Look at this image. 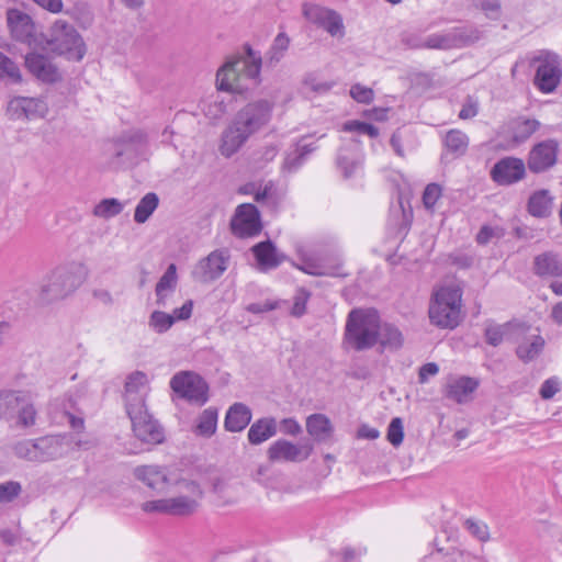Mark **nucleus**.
<instances>
[{
    "label": "nucleus",
    "mask_w": 562,
    "mask_h": 562,
    "mask_svg": "<svg viewBox=\"0 0 562 562\" xmlns=\"http://www.w3.org/2000/svg\"><path fill=\"white\" fill-rule=\"evenodd\" d=\"M134 476L155 492L166 493L170 487L179 492L171 497L144 502L140 505L144 513L187 517L198 512L203 490L196 481L173 476L167 468L157 464L136 467Z\"/></svg>",
    "instance_id": "1"
},
{
    "label": "nucleus",
    "mask_w": 562,
    "mask_h": 562,
    "mask_svg": "<svg viewBox=\"0 0 562 562\" xmlns=\"http://www.w3.org/2000/svg\"><path fill=\"white\" fill-rule=\"evenodd\" d=\"M273 103L259 99L247 103L223 132L220 151L225 157L236 154L254 134L265 128L271 117Z\"/></svg>",
    "instance_id": "2"
},
{
    "label": "nucleus",
    "mask_w": 562,
    "mask_h": 562,
    "mask_svg": "<svg viewBox=\"0 0 562 562\" xmlns=\"http://www.w3.org/2000/svg\"><path fill=\"white\" fill-rule=\"evenodd\" d=\"M245 55L229 58L216 74L217 89L233 93H243L249 83L257 85L261 70L260 53L245 45Z\"/></svg>",
    "instance_id": "3"
},
{
    "label": "nucleus",
    "mask_w": 562,
    "mask_h": 562,
    "mask_svg": "<svg viewBox=\"0 0 562 562\" xmlns=\"http://www.w3.org/2000/svg\"><path fill=\"white\" fill-rule=\"evenodd\" d=\"M86 278L87 269L82 263L57 267L43 279L40 297L45 303L63 300L72 294Z\"/></svg>",
    "instance_id": "4"
},
{
    "label": "nucleus",
    "mask_w": 562,
    "mask_h": 562,
    "mask_svg": "<svg viewBox=\"0 0 562 562\" xmlns=\"http://www.w3.org/2000/svg\"><path fill=\"white\" fill-rule=\"evenodd\" d=\"M462 289L456 283L437 288L429 305V319L440 328H454L461 321Z\"/></svg>",
    "instance_id": "5"
},
{
    "label": "nucleus",
    "mask_w": 562,
    "mask_h": 562,
    "mask_svg": "<svg viewBox=\"0 0 562 562\" xmlns=\"http://www.w3.org/2000/svg\"><path fill=\"white\" fill-rule=\"evenodd\" d=\"M105 154L116 167H132L147 159L148 137L140 130L131 131L108 143Z\"/></svg>",
    "instance_id": "6"
},
{
    "label": "nucleus",
    "mask_w": 562,
    "mask_h": 562,
    "mask_svg": "<svg viewBox=\"0 0 562 562\" xmlns=\"http://www.w3.org/2000/svg\"><path fill=\"white\" fill-rule=\"evenodd\" d=\"M380 316L375 310H352L346 324V339L356 350H364L378 342Z\"/></svg>",
    "instance_id": "7"
},
{
    "label": "nucleus",
    "mask_w": 562,
    "mask_h": 562,
    "mask_svg": "<svg viewBox=\"0 0 562 562\" xmlns=\"http://www.w3.org/2000/svg\"><path fill=\"white\" fill-rule=\"evenodd\" d=\"M46 43L49 49L69 60L79 61L86 54V45L76 27L61 19L48 29Z\"/></svg>",
    "instance_id": "8"
},
{
    "label": "nucleus",
    "mask_w": 562,
    "mask_h": 562,
    "mask_svg": "<svg viewBox=\"0 0 562 562\" xmlns=\"http://www.w3.org/2000/svg\"><path fill=\"white\" fill-rule=\"evenodd\" d=\"M35 418L36 411L27 394L22 391H0V420L30 427L35 424Z\"/></svg>",
    "instance_id": "9"
},
{
    "label": "nucleus",
    "mask_w": 562,
    "mask_h": 562,
    "mask_svg": "<svg viewBox=\"0 0 562 562\" xmlns=\"http://www.w3.org/2000/svg\"><path fill=\"white\" fill-rule=\"evenodd\" d=\"M49 106L45 97H12L7 105V114L13 121H36L45 119Z\"/></svg>",
    "instance_id": "10"
},
{
    "label": "nucleus",
    "mask_w": 562,
    "mask_h": 562,
    "mask_svg": "<svg viewBox=\"0 0 562 562\" xmlns=\"http://www.w3.org/2000/svg\"><path fill=\"white\" fill-rule=\"evenodd\" d=\"M229 263L231 251L227 248L215 249L196 262L192 277L201 283H212L224 274Z\"/></svg>",
    "instance_id": "11"
},
{
    "label": "nucleus",
    "mask_w": 562,
    "mask_h": 562,
    "mask_svg": "<svg viewBox=\"0 0 562 562\" xmlns=\"http://www.w3.org/2000/svg\"><path fill=\"white\" fill-rule=\"evenodd\" d=\"M170 387L191 403L203 405L207 401V384L195 373L184 371L175 374L170 380Z\"/></svg>",
    "instance_id": "12"
},
{
    "label": "nucleus",
    "mask_w": 562,
    "mask_h": 562,
    "mask_svg": "<svg viewBox=\"0 0 562 562\" xmlns=\"http://www.w3.org/2000/svg\"><path fill=\"white\" fill-rule=\"evenodd\" d=\"M134 435L146 443H160L164 440V429L148 413L146 406L126 411Z\"/></svg>",
    "instance_id": "13"
},
{
    "label": "nucleus",
    "mask_w": 562,
    "mask_h": 562,
    "mask_svg": "<svg viewBox=\"0 0 562 562\" xmlns=\"http://www.w3.org/2000/svg\"><path fill=\"white\" fill-rule=\"evenodd\" d=\"M303 13L310 22L324 29L330 36L336 38L345 36L344 20L338 12L316 4H304Z\"/></svg>",
    "instance_id": "14"
},
{
    "label": "nucleus",
    "mask_w": 562,
    "mask_h": 562,
    "mask_svg": "<svg viewBox=\"0 0 562 562\" xmlns=\"http://www.w3.org/2000/svg\"><path fill=\"white\" fill-rule=\"evenodd\" d=\"M559 144L546 139L533 145L528 154L527 166L533 173H541L553 167L558 159Z\"/></svg>",
    "instance_id": "15"
},
{
    "label": "nucleus",
    "mask_w": 562,
    "mask_h": 562,
    "mask_svg": "<svg viewBox=\"0 0 562 562\" xmlns=\"http://www.w3.org/2000/svg\"><path fill=\"white\" fill-rule=\"evenodd\" d=\"M262 228L258 209L250 203L240 204L232 220V231L238 237L255 236Z\"/></svg>",
    "instance_id": "16"
},
{
    "label": "nucleus",
    "mask_w": 562,
    "mask_h": 562,
    "mask_svg": "<svg viewBox=\"0 0 562 562\" xmlns=\"http://www.w3.org/2000/svg\"><path fill=\"white\" fill-rule=\"evenodd\" d=\"M312 446L295 445L284 439L273 442L268 449V458L272 462H302L312 453Z\"/></svg>",
    "instance_id": "17"
},
{
    "label": "nucleus",
    "mask_w": 562,
    "mask_h": 562,
    "mask_svg": "<svg viewBox=\"0 0 562 562\" xmlns=\"http://www.w3.org/2000/svg\"><path fill=\"white\" fill-rule=\"evenodd\" d=\"M7 24L13 40L29 45L35 41V24L27 13L19 9H9Z\"/></svg>",
    "instance_id": "18"
},
{
    "label": "nucleus",
    "mask_w": 562,
    "mask_h": 562,
    "mask_svg": "<svg viewBox=\"0 0 562 562\" xmlns=\"http://www.w3.org/2000/svg\"><path fill=\"white\" fill-rule=\"evenodd\" d=\"M193 301L188 300L179 308H173L171 314L162 311H154L148 318V327L156 334L167 333L177 321H187L191 317Z\"/></svg>",
    "instance_id": "19"
},
{
    "label": "nucleus",
    "mask_w": 562,
    "mask_h": 562,
    "mask_svg": "<svg viewBox=\"0 0 562 562\" xmlns=\"http://www.w3.org/2000/svg\"><path fill=\"white\" fill-rule=\"evenodd\" d=\"M124 400L126 411L143 407L148 393V378L142 371H134L127 375L124 385Z\"/></svg>",
    "instance_id": "20"
},
{
    "label": "nucleus",
    "mask_w": 562,
    "mask_h": 562,
    "mask_svg": "<svg viewBox=\"0 0 562 562\" xmlns=\"http://www.w3.org/2000/svg\"><path fill=\"white\" fill-rule=\"evenodd\" d=\"M525 171L526 167L521 159L506 157L494 165L491 170V177L498 184L506 186L521 180Z\"/></svg>",
    "instance_id": "21"
},
{
    "label": "nucleus",
    "mask_w": 562,
    "mask_h": 562,
    "mask_svg": "<svg viewBox=\"0 0 562 562\" xmlns=\"http://www.w3.org/2000/svg\"><path fill=\"white\" fill-rule=\"evenodd\" d=\"M561 80L559 61L554 57H546L538 66L535 85L543 93L553 92Z\"/></svg>",
    "instance_id": "22"
},
{
    "label": "nucleus",
    "mask_w": 562,
    "mask_h": 562,
    "mask_svg": "<svg viewBox=\"0 0 562 562\" xmlns=\"http://www.w3.org/2000/svg\"><path fill=\"white\" fill-rule=\"evenodd\" d=\"M25 67L34 77L43 82L53 83L60 79L57 67L43 54H26Z\"/></svg>",
    "instance_id": "23"
},
{
    "label": "nucleus",
    "mask_w": 562,
    "mask_h": 562,
    "mask_svg": "<svg viewBox=\"0 0 562 562\" xmlns=\"http://www.w3.org/2000/svg\"><path fill=\"white\" fill-rule=\"evenodd\" d=\"M36 446L38 463L49 462L67 454V443L63 435L37 438Z\"/></svg>",
    "instance_id": "24"
},
{
    "label": "nucleus",
    "mask_w": 562,
    "mask_h": 562,
    "mask_svg": "<svg viewBox=\"0 0 562 562\" xmlns=\"http://www.w3.org/2000/svg\"><path fill=\"white\" fill-rule=\"evenodd\" d=\"M251 251L258 262L260 271H268L278 268L285 259V255L279 252L271 240L256 244Z\"/></svg>",
    "instance_id": "25"
},
{
    "label": "nucleus",
    "mask_w": 562,
    "mask_h": 562,
    "mask_svg": "<svg viewBox=\"0 0 562 562\" xmlns=\"http://www.w3.org/2000/svg\"><path fill=\"white\" fill-rule=\"evenodd\" d=\"M533 271L541 278L562 277V259L554 251H544L533 258Z\"/></svg>",
    "instance_id": "26"
},
{
    "label": "nucleus",
    "mask_w": 562,
    "mask_h": 562,
    "mask_svg": "<svg viewBox=\"0 0 562 562\" xmlns=\"http://www.w3.org/2000/svg\"><path fill=\"white\" fill-rule=\"evenodd\" d=\"M519 334L524 335L518 340L516 355L524 362L532 361L541 353L544 347V339L535 333L525 334L524 328H519Z\"/></svg>",
    "instance_id": "27"
},
{
    "label": "nucleus",
    "mask_w": 562,
    "mask_h": 562,
    "mask_svg": "<svg viewBox=\"0 0 562 562\" xmlns=\"http://www.w3.org/2000/svg\"><path fill=\"white\" fill-rule=\"evenodd\" d=\"M251 420V411L243 403L233 404L226 413L224 427L227 431L244 430Z\"/></svg>",
    "instance_id": "28"
},
{
    "label": "nucleus",
    "mask_w": 562,
    "mask_h": 562,
    "mask_svg": "<svg viewBox=\"0 0 562 562\" xmlns=\"http://www.w3.org/2000/svg\"><path fill=\"white\" fill-rule=\"evenodd\" d=\"M277 434V422L272 417L256 420L248 430V440L251 445H260Z\"/></svg>",
    "instance_id": "29"
},
{
    "label": "nucleus",
    "mask_w": 562,
    "mask_h": 562,
    "mask_svg": "<svg viewBox=\"0 0 562 562\" xmlns=\"http://www.w3.org/2000/svg\"><path fill=\"white\" fill-rule=\"evenodd\" d=\"M443 145L446 150L443 157L451 155L452 158H459L468 150L469 137L460 130H450L446 133Z\"/></svg>",
    "instance_id": "30"
},
{
    "label": "nucleus",
    "mask_w": 562,
    "mask_h": 562,
    "mask_svg": "<svg viewBox=\"0 0 562 562\" xmlns=\"http://www.w3.org/2000/svg\"><path fill=\"white\" fill-rule=\"evenodd\" d=\"M541 126L536 119L518 117L510 124L512 138L515 144H522L530 138Z\"/></svg>",
    "instance_id": "31"
},
{
    "label": "nucleus",
    "mask_w": 562,
    "mask_h": 562,
    "mask_svg": "<svg viewBox=\"0 0 562 562\" xmlns=\"http://www.w3.org/2000/svg\"><path fill=\"white\" fill-rule=\"evenodd\" d=\"M479 383L476 380L468 376H462L451 383L448 387V397L464 403L469 396L476 390Z\"/></svg>",
    "instance_id": "32"
},
{
    "label": "nucleus",
    "mask_w": 562,
    "mask_h": 562,
    "mask_svg": "<svg viewBox=\"0 0 562 562\" xmlns=\"http://www.w3.org/2000/svg\"><path fill=\"white\" fill-rule=\"evenodd\" d=\"M552 199L547 190L536 191L528 201V212L536 217H546L550 214Z\"/></svg>",
    "instance_id": "33"
},
{
    "label": "nucleus",
    "mask_w": 562,
    "mask_h": 562,
    "mask_svg": "<svg viewBox=\"0 0 562 562\" xmlns=\"http://www.w3.org/2000/svg\"><path fill=\"white\" fill-rule=\"evenodd\" d=\"M306 430L314 439L324 441L330 436V422L325 415H311L306 420Z\"/></svg>",
    "instance_id": "34"
},
{
    "label": "nucleus",
    "mask_w": 562,
    "mask_h": 562,
    "mask_svg": "<svg viewBox=\"0 0 562 562\" xmlns=\"http://www.w3.org/2000/svg\"><path fill=\"white\" fill-rule=\"evenodd\" d=\"M158 204L159 198L156 193H146L135 207L134 221L138 224L145 223L158 207Z\"/></svg>",
    "instance_id": "35"
},
{
    "label": "nucleus",
    "mask_w": 562,
    "mask_h": 562,
    "mask_svg": "<svg viewBox=\"0 0 562 562\" xmlns=\"http://www.w3.org/2000/svg\"><path fill=\"white\" fill-rule=\"evenodd\" d=\"M217 427V409L209 407L198 417L195 434L202 437H211Z\"/></svg>",
    "instance_id": "36"
},
{
    "label": "nucleus",
    "mask_w": 562,
    "mask_h": 562,
    "mask_svg": "<svg viewBox=\"0 0 562 562\" xmlns=\"http://www.w3.org/2000/svg\"><path fill=\"white\" fill-rule=\"evenodd\" d=\"M378 342L383 347L397 349L403 344V336L400 329L394 325L380 323Z\"/></svg>",
    "instance_id": "37"
},
{
    "label": "nucleus",
    "mask_w": 562,
    "mask_h": 562,
    "mask_svg": "<svg viewBox=\"0 0 562 562\" xmlns=\"http://www.w3.org/2000/svg\"><path fill=\"white\" fill-rule=\"evenodd\" d=\"M459 41L460 38L456 31L441 34H430L425 37V48L449 49L457 46Z\"/></svg>",
    "instance_id": "38"
},
{
    "label": "nucleus",
    "mask_w": 562,
    "mask_h": 562,
    "mask_svg": "<svg viewBox=\"0 0 562 562\" xmlns=\"http://www.w3.org/2000/svg\"><path fill=\"white\" fill-rule=\"evenodd\" d=\"M12 453L24 461L38 463L36 439H23L11 447Z\"/></svg>",
    "instance_id": "39"
},
{
    "label": "nucleus",
    "mask_w": 562,
    "mask_h": 562,
    "mask_svg": "<svg viewBox=\"0 0 562 562\" xmlns=\"http://www.w3.org/2000/svg\"><path fill=\"white\" fill-rule=\"evenodd\" d=\"M290 45V38L285 33H279L267 54V63L270 66L277 65L285 55Z\"/></svg>",
    "instance_id": "40"
},
{
    "label": "nucleus",
    "mask_w": 562,
    "mask_h": 562,
    "mask_svg": "<svg viewBox=\"0 0 562 562\" xmlns=\"http://www.w3.org/2000/svg\"><path fill=\"white\" fill-rule=\"evenodd\" d=\"M59 406L63 412V417L70 425V427L77 431L82 430L85 427V422L82 417L76 416L74 413L76 401L72 395H65Z\"/></svg>",
    "instance_id": "41"
},
{
    "label": "nucleus",
    "mask_w": 562,
    "mask_h": 562,
    "mask_svg": "<svg viewBox=\"0 0 562 562\" xmlns=\"http://www.w3.org/2000/svg\"><path fill=\"white\" fill-rule=\"evenodd\" d=\"M124 209V204L115 199L109 198L101 200L93 209V215L101 218H111L119 215Z\"/></svg>",
    "instance_id": "42"
},
{
    "label": "nucleus",
    "mask_w": 562,
    "mask_h": 562,
    "mask_svg": "<svg viewBox=\"0 0 562 562\" xmlns=\"http://www.w3.org/2000/svg\"><path fill=\"white\" fill-rule=\"evenodd\" d=\"M360 164L361 160L359 155L351 154L344 148L339 150L337 156V166L341 170L345 178L351 177Z\"/></svg>",
    "instance_id": "43"
},
{
    "label": "nucleus",
    "mask_w": 562,
    "mask_h": 562,
    "mask_svg": "<svg viewBox=\"0 0 562 562\" xmlns=\"http://www.w3.org/2000/svg\"><path fill=\"white\" fill-rule=\"evenodd\" d=\"M7 77L13 83L22 81V74L19 66L2 52H0V78Z\"/></svg>",
    "instance_id": "44"
},
{
    "label": "nucleus",
    "mask_w": 562,
    "mask_h": 562,
    "mask_svg": "<svg viewBox=\"0 0 562 562\" xmlns=\"http://www.w3.org/2000/svg\"><path fill=\"white\" fill-rule=\"evenodd\" d=\"M342 131L357 133L359 135H368L371 138H375L379 135V130L374 125L357 120L344 123Z\"/></svg>",
    "instance_id": "45"
},
{
    "label": "nucleus",
    "mask_w": 562,
    "mask_h": 562,
    "mask_svg": "<svg viewBox=\"0 0 562 562\" xmlns=\"http://www.w3.org/2000/svg\"><path fill=\"white\" fill-rule=\"evenodd\" d=\"M178 283L177 267L170 263L156 284L157 291H176Z\"/></svg>",
    "instance_id": "46"
},
{
    "label": "nucleus",
    "mask_w": 562,
    "mask_h": 562,
    "mask_svg": "<svg viewBox=\"0 0 562 562\" xmlns=\"http://www.w3.org/2000/svg\"><path fill=\"white\" fill-rule=\"evenodd\" d=\"M303 87L316 94H325L334 87V82L321 80L315 75L310 74L304 78Z\"/></svg>",
    "instance_id": "47"
},
{
    "label": "nucleus",
    "mask_w": 562,
    "mask_h": 562,
    "mask_svg": "<svg viewBox=\"0 0 562 562\" xmlns=\"http://www.w3.org/2000/svg\"><path fill=\"white\" fill-rule=\"evenodd\" d=\"M386 438L391 445L398 447L403 442L404 428L403 422L400 417H394L389 427Z\"/></svg>",
    "instance_id": "48"
},
{
    "label": "nucleus",
    "mask_w": 562,
    "mask_h": 562,
    "mask_svg": "<svg viewBox=\"0 0 562 562\" xmlns=\"http://www.w3.org/2000/svg\"><path fill=\"white\" fill-rule=\"evenodd\" d=\"M442 195V188L438 183H429L423 193V204L427 210H434L437 201Z\"/></svg>",
    "instance_id": "49"
},
{
    "label": "nucleus",
    "mask_w": 562,
    "mask_h": 562,
    "mask_svg": "<svg viewBox=\"0 0 562 562\" xmlns=\"http://www.w3.org/2000/svg\"><path fill=\"white\" fill-rule=\"evenodd\" d=\"M464 527L473 537L480 541L484 542L490 538L488 527L483 521L470 518L464 521Z\"/></svg>",
    "instance_id": "50"
},
{
    "label": "nucleus",
    "mask_w": 562,
    "mask_h": 562,
    "mask_svg": "<svg viewBox=\"0 0 562 562\" xmlns=\"http://www.w3.org/2000/svg\"><path fill=\"white\" fill-rule=\"evenodd\" d=\"M349 93L355 101L363 104H369L374 99V91L371 88L360 83L352 85Z\"/></svg>",
    "instance_id": "51"
},
{
    "label": "nucleus",
    "mask_w": 562,
    "mask_h": 562,
    "mask_svg": "<svg viewBox=\"0 0 562 562\" xmlns=\"http://www.w3.org/2000/svg\"><path fill=\"white\" fill-rule=\"evenodd\" d=\"M21 493L19 482L9 481L0 484V503H10Z\"/></svg>",
    "instance_id": "52"
},
{
    "label": "nucleus",
    "mask_w": 562,
    "mask_h": 562,
    "mask_svg": "<svg viewBox=\"0 0 562 562\" xmlns=\"http://www.w3.org/2000/svg\"><path fill=\"white\" fill-rule=\"evenodd\" d=\"M507 329H508V326H499V325L486 327L485 339H486L487 344H490L491 346H494V347L498 346L503 341L504 335L507 333Z\"/></svg>",
    "instance_id": "53"
},
{
    "label": "nucleus",
    "mask_w": 562,
    "mask_h": 562,
    "mask_svg": "<svg viewBox=\"0 0 562 562\" xmlns=\"http://www.w3.org/2000/svg\"><path fill=\"white\" fill-rule=\"evenodd\" d=\"M67 443V453L72 450H88L93 446V442L89 439H80L78 434H63Z\"/></svg>",
    "instance_id": "54"
},
{
    "label": "nucleus",
    "mask_w": 562,
    "mask_h": 562,
    "mask_svg": "<svg viewBox=\"0 0 562 562\" xmlns=\"http://www.w3.org/2000/svg\"><path fill=\"white\" fill-rule=\"evenodd\" d=\"M306 157L297 148L289 153L284 159L283 168L289 172L296 171L305 161Z\"/></svg>",
    "instance_id": "55"
},
{
    "label": "nucleus",
    "mask_w": 562,
    "mask_h": 562,
    "mask_svg": "<svg viewBox=\"0 0 562 562\" xmlns=\"http://www.w3.org/2000/svg\"><path fill=\"white\" fill-rule=\"evenodd\" d=\"M560 380L557 376H552L542 383L539 394L543 400H550L560 391Z\"/></svg>",
    "instance_id": "56"
},
{
    "label": "nucleus",
    "mask_w": 562,
    "mask_h": 562,
    "mask_svg": "<svg viewBox=\"0 0 562 562\" xmlns=\"http://www.w3.org/2000/svg\"><path fill=\"white\" fill-rule=\"evenodd\" d=\"M308 299H310V293L306 290H304V289L299 290V292L294 296V303L292 306L291 314L296 317L302 316L305 313L306 303H307Z\"/></svg>",
    "instance_id": "57"
},
{
    "label": "nucleus",
    "mask_w": 562,
    "mask_h": 562,
    "mask_svg": "<svg viewBox=\"0 0 562 562\" xmlns=\"http://www.w3.org/2000/svg\"><path fill=\"white\" fill-rule=\"evenodd\" d=\"M476 4L488 18H497L501 12L499 0H476Z\"/></svg>",
    "instance_id": "58"
},
{
    "label": "nucleus",
    "mask_w": 562,
    "mask_h": 562,
    "mask_svg": "<svg viewBox=\"0 0 562 562\" xmlns=\"http://www.w3.org/2000/svg\"><path fill=\"white\" fill-rule=\"evenodd\" d=\"M499 236L501 234L498 228L484 225L476 235V241L481 245H486L492 240V238Z\"/></svg>",
    "instance_id": "59"
},
{
    "label": "nucleus",
    "mask_w": 562,
    "mask_h": 562,
    "mask_svg": "<svg viewBox=\"0 0 562 562\" xmlns=\"http://www.w3.org/2000/svg\"><path fill=\"white\" fill-rule=\"evenodd\" d=\"M403 44L413 49L425 48V36L415 33H408L403 36Z\"/></svg>",
    "instance_id": "60"
},
{
    "label": "nucleus",
    "mask_w": 562,
    "mask_h": 562,
    "mask_svg": "<svg viewBox=\"0 0 562 562\" xmlns=\"http://www.w3.org/2000/svg\"><path fill=\"white\" fill-rule=\"evenodd\" d=\"M479 112V104L473 99L469 98L465 103L462 105V109L459 112V117L461 120H469L474 117Z\"/></svg>",
    "instance_id": "61"
},
{
    "label": "nucleus",
    "mask_w": 562,
    "mask_h": 562,
    "mask_svg": "<svg viewBox=\"0 0 562 562\" xmlns=\"http://www.w3.org/2000/svg\"><path fill=\"white\" fill-rule=\"evenodd\" d=\"M280 430L285 435L296 436L302 431V427L294 418H284L280 423Z\"/></svg>",
    "instance_id": "62"
},
{
    "label": "nucleus",
    "mask_w": 562,
    "mask_h": 562,
    "mask_svg": "<svg viewBox=\"0 0 562 562\" xmlns=\"http://www.w3.org/2000/svg\"><path fill=\"white\" fill-rule=\"evenodd\" d=\"M295 267L301 271L312 276L330 274L317 262L306 261L303 262L301 266L296 265Z\"/></svg>",
    "instance_id": "63"
},
{
    "label": "nucleus",
    "mask_w": 562,
    "mask_h": 562,
    "mask_svg": "<svg viewBox=\"0 0 562 562\" xmlns=\"http://www.w3.org/2000/svg\"><path fill=\"white\" fill-rule=\"evenodd\" d=\"M277 304L271 301L257 302L249 304L246 310L254 314H261L274 310Z\"/></svg>",
    "instance_id": "64"
}]
</instances>
